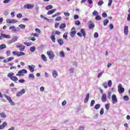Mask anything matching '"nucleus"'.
Masks as SVG:
<instances>
[{
  "label": "nucleus",
  "mask_w": 130,
  "mask_h": 130,
  "mask_svg": "<svg viewBox=\"0 0 130 130\" xmlns=\"http://www.w3.org/2000/svg\"><path fill=\"white\" fill-rule=\"evenodd\" d=\"M8 78H10V80H12V81H14V82H17L18 80V78L16 76H14V73L11 72L9 73L7 75Z\"/></svg>",
  "instance_id": "1"
},
{
  "label": "nucleus",
  "mask_w": 130,
  "mask_h": 130,
  "mask_svg": "<svg viewBox=\"0 0 130 130\" xmlns=\"http://www.w3.org/2000/svg\"><path fill=\"white\" fill-rule=\"evenodd\" d=\"M28 71H27L25 69H22L18 71V74H16V76L18 77H22L23 76H25V74H27Z\"/></svg>",
  "instance_id": "2"
},
{
  "label": "nucleus",
  "mask_w": 130,
  "mask_h": 130,
  "mask_svg": "<svg viewBox=\"0 0 130 130\" xmlns=\"http://www.w3.org/2000/svg\"><path fill=\"white\" fill-rule=\"evenodd\" d=\"M47 54L49 56V58L51 60H53L54 59V54H53V52L52 50L48 51L47 52Z\"/></svg>",
  "instance_id": "3"
},
{
  "label": "nucleus",
  "mask_w": 130,
  "mask_h": 130,
  "mask_svg": "<svg viewBox=\"0 0 130 130\" xmlns=\"http://www.w3.org/2000/svg\"><path fill=\"white\" fill-rule=\"evenodd\" d=\"M25 93H26V90H25V89H24V88H22L21 90V91L17 92L16 96L17 97H21V96H22V95H24V94H25Z\"/></svg>",
  "instance_id": "4"
},
{
  "label": "nucleus",
  "mask_w": 130,
  "mask_h": 130,
  "mask_svg": "<svg viewBox=\"0 0 130 130\" xmlns=\"http://www.w3.org/2000/svg\"><path fill=\"white\" fill-rule=\"evenodd\" d=\"M4 38H7V39H10L11 38V36L9 35L4 34H0V40L4 39Z\"/></svg>",
  "instance_id": "5"
},
{
  "label": "nucleus",
  "mask_w": 130,
  "mask_h": 130,
  "mask_svg": "<svg viewBox=\"0 0 130 130\" xmlns=\"http://www.w3.org/2000/svg\"><path fill=\"white\" fill-rule=\"evenodd\" d=\"M24 9H27V10H32L34 8V4H28L23 6Z\"/></svg>",
  "instance_id": "6"
},
{
  "label": "nucleus",
  "mask_w": 130,
  "mask_h": 130,
  "mask_svg": "<svg viewBox=\"0 0 130 130\" xmlns=\"http://www.w3.org/2000/svg\"><path fill=\"white\" fill-rule=\"evenodd\" d=\"M117 102H118V100H117L116 95L113 94L112 95V103H113V104H115V103H117Z\"/></svg>",
  "instance_id": "7"
},
{
  "label": "nucleus",
  "mask_w": 130,
  "mask_h": 130,
  "mask_svg": "<svg viewBox=\"0 0 130 130\" xmlns=\"http://www.w3.org/2000/svg\"><path fill=\"white\" fill-rule=\"evenodd\" d=\"M118 89L119 93H124V88L122 87V85L121 84H119Z\"/></svg>",
  "instance_id": "8"
},
{
  "label": "nucleus",
  "mask_w": 130,
  "mask_h": 130,
  "mask_svg": "<svg viewBox=\"0 0 130 130\" xmlns=\"http://www.w3.org/2000/svg\"><path fill=\"white\" fill-rule=\"evenodd\" d=\"M9 30H12L13 32H19L20 28L19 27H16V26L13 25L9 27Z\"/></svg>",
  "instance_id": "9"
},
{
  "label": "nucleus",
  "mask_w": 130,
  "mask_h": 130,
  "mask_svg": "<svg viewBox=\"0 0 130 130\" xmlns=\"http://www.w3.org/2000/svg\"><path fill=\"white\" fill-rule=\"evenodd\" d=\"M18 40V37H14L11 40H9L7 42L8 44H12L14 42H16Z\"/></svg>",
  "instance_id": "10"
},
{
  "label": "nucleus",
  "mask_w": 130,
  "mask_h": 130,
  "mask_svg": "<svg viewBox=\"0 0 130 130\" xmlns=\"http://www.w3.org/2000/svg\"><path fill=\"white\" fill-rule=\"evenodd\" d=\"M74 30H76V28L73 27L71 29V32H70L71 37H75L76 34H77V30L74 31Z\"/></svg>",
  "instance_id": "11"
},
{
  "label": "nucleus",
  "mask_w": 130,
  "mask_h": 130,
  "mask_svg": "<svg viewBox=\"0 0 130 130\" xmlns=\"http://www.w3.org/2000/svg\"><path fill=\"white\" fill-rule=\"evenodd\" d=\"M7 23H8L9 24H15L18 22V20H16L15 19H7L6 20Z\"/></svg>",
  "instance_id": "12"
},
{
  "label": "nucleus",
  "mask_w": 130,
  "mask_h": 130,
  "mask_svg": "<svg viewBox=\"0 0 130 130\" xmlns=\"http://www.w3.org/2000/svg\"><path fill=\"white\" fill-rule=\"evenodd\" d=\"M90 98V93H87L85 98L84 99V103H88L89 98Z\"/></svg>",
  "instance_id": "13"
},
{
  "label": "nucleus",
  "mask_w": 130,
  "mask_h": 130,
  "mask_svg": "<svg viewBox=\"0 0 130 130\" xmlns=\"http://www.w3.org/2000/svg\"><path fill=\"white\" fill-rule=\"evenodd\" d=\"M28 69L31 73H33V72H34V69H35V66H34V65H31V66L29 65L28 66Z\"/></svg>",
  "instance_id": "14"
},
{
  "label": "nucleus",
  "mask_w": 130,
  "mask_h": 130,
  "mask_svg": "<svg viewBox=\"0 0 130 130\" xmlns=\"http://www.w3.org/2000/svg\"><path fill=\"white\" fill-rule=\"evenodd\" d=\"M52 76L53 77V78H54V79H55L56 78V77H57V76H58V73H57V71H56V70H54L52 72Z\"/></svg>",
  "instance_id": "15"
},
{
  "label": "nucleus",
  "mask_w": 130,
  "mask_h": 130,
  "mask_svg": "<svg viewBox=\"0 0 130 130\" xmlns=\"http://www.w3.org/2000/svg\"><path fill=\"white\" fill-rule=\"evenodd\" d=\"M124 33L125 35H127V34H128V26H124Z\"/></svg>",
  "instance_id": "16"
},
{
  "label": "nucleus",
  "mask_w": 130,
  "mask_h": 130,
  "mask_svg": "<svg viewBox=\"0 0 130 130\" xmlns=\"http://www.w3.org/2000/svg\"><path fill=\"white\" fill-rule=\"evenodd\" d=\"M102 102H106V94L104 93L102 96Z\"/></svg>",
  "instance_id": "17"
},
{
  "label": "nucleus",
  "mask_w": 130,
  "mask_h": 130,
  "mask_svg": "<svg viewBox=\"0 0 130 130\" xmlns=\"http://www.w3.org/2000/svg\"><path fill=\"white\" fill-rule=\"evenodd\" d=\"M28 79L30 80H34L35 79V76H34V74L31 73L28 75Z\"/></svg>",
  "instance_id": "18"
},
{
  "label": "nucleus",
  "mask_w": 130,
  "mask_h": 130,
  "mask_svg": "<svg viewBox=\"0 0 130 130\" xmlns=\"http://www.w3.org/2000/svg\"><path fill=\"white\" fill-rule=\"evenodd\" d=\"M8 125V123L4 122L3 123L2 125H0V126H1V129H3Z\"/></svg>",
  "instance_id": "19"
},
{
  "label": "nucleus",
  "mask_w": 130,
  "mask_h": 130,
  "mask_svg": "<svg viewBox=\"0 0 130 130\" xmlns=\"http://www.w3.org/2000/svg\"><path fill=\"white\" fill-rule=\"evenodd\" d=\"M56 11V9H52L51 10L47 12V15H52V14H53V13H54L55 11Z\"/></svg>",
  "instance_id": "20"
},
{
  "label": "nucleus",
  "mask_w": 130,
  "mask_h": 130,
  "mask_svg": "<svg viewBox=\"0 0 130 130\" xmlns=\"http://www.w3.org/2000/svg\"><path fill=\"white\" fill-rule=\"evenodd\" d=\"M80 32L82 34V36H83L85 38L86 37V31H85V30L82 28L80 29Z\"/></svg>",
  "instance_id": "21"
},
{
  "label": "nucleus",
  "mask_w": 130,
  "mask_h": 130,
  "mask_svg": "<svg viewBox=\"0 0 130 130\" xmlns=\"http://www.w3.org/2000/svg\"><path fill=\"white\" fill-rule=\"evenodd\" d=\"M57 42L59 45H62V44H63V40H62V39H58Z\"/></svg>",
  "instance_id": "22"
},
{
  "label": "nucleus",
  "mask_w": 130,
  "mask_h": 130,
  "mask_svg": "<svg viewBox=\"0 0 130 130\" xmlns=\"http://www.w3.org/2000/svg\"><path fill=\"white\" fill-rule=\"evenodd\" d=\"M0 116L2 117V118H6V117H7V115H6V113L2 112L0 113Z\"/></svg>",
  "instance_id": "23"
},
{
  "label": "nucleus",
  "mask_w": 130,
  "mask_h": 130,
  "mask_svg": "<svg viewBox=\"0 0 130 130\" xmlns=\"http://www.w3.org/2000/svg\"><path fill=\"white\" fill-rule=\"evenodd\" d=\"M41 57H42V60H43V61H47V58H46V56H45V55L42 54Z\"/></svg>",
  "instance_id": "24"
},
{
  "label": "nucleus",
  "mask_w": 130,
  "mask_h": 130,
  "mask_svg": "<svg viewBox=\"0 0 130 130\" xmlns=\"http://www.w3.org/2000/svg\"><path fill=\"white\" fill-rule=\"evenodd\" d=\"M7 48V45L5 44H2L0 45V50H2V49H5V48Z\"/></svg>",
  "instance_id": "25"
},
{
  "label": "nucleus",
  "mask_w": 130,
  "mask_h": 130,
  "mask_svg": "<svg viewBox=\"0 0 130 130\" xmlns=\"http://www.w3.org/2000/svg\"><path fill=\"white\" fill-rule=\"evenodd\" d=\"M109 23V20L105 19L103 21L104 26H107V24Z\"/></svg>",
  "instance_id": "26"
},
{
  "label": "nucleus",
  "mask_w": 130,
  "mask_h": 130,
  "mask_svg": "<svg viewBox=\"0 0 130 130\" xmlns=\"http://www.w3.org/2000/svg\"><path fill=\"white\" fill-rule=\"evenodd\" d=\"M59 55L60 57H64L66 56V55L64 54V52H63V51H61L59 52Z\"/></svg>",
  "instance_id": "27"
},
{
  "label": "nucleus",
  "mask_w": 130,
  "mask_h": 130,
  "mask_svg": "<svg viewBox=\"0 0 130 130\" xmlns=\"http://www.w3.org/2000/svg\"><path fill=\"white\" fill-rule=\"evenodd\" d=\"M66 27H67V24H66V23H62L59 26V28L60 29H63L64 28H66Z\"/></svg>",
  "instance_id": "28"
},
{
  "label": "nucleus",
  "mask_w": 130,
  "mask_h": 130,
  "mask_svg": "<svg viewBox=\"0 0 130 130\" xmlns=\"http://www.w3.org/2000/svg\"><path fill=\"white\" fill-rule=\"evenodd\" d=\"M18 27H19V28H20V29H25V28H26V25L25 24H21L18 25Z\"/></svg>",
  "instance_id": "29"
},
{
  "label": "nucleus",
  "mask_w": 130,
  "mask_h": 130,
  "mask_svg": "<svg viewBox=\"0 0 130 130\" xmlns=\"http://www.w3.org/2000/svg\"><path fill=\"white\" fill-rule=\"evenodd\" d=\"M36 49V47L35 46L31 47L30 48V51L31 52H34Z\"/></svg>",
  "instance_id": "30"
},
{
  "label": "nucleus",
  "mask_w": 130,
  "mask_h": 130,
  "mask_svg": "<svg viewBox=\"0 0 130 130\" xmlns=\"http://www.w3.org/2000/svg\"><path fill=\"white\" fill-rule=\"evenodd\" d=\"M50 38L52 41V42H55V36H54V35H52L50 37Z\"/></svg>",
  "instance_id": "31"
},
{
  "label": "nucleus",
  "mask_w": 130,
  "mask_h": 130,
  "mask_svg": "<svg viewBox=\"0 0 130 130\" xmlns=\"http://www.w3.org/2000/svg\"><path fill=\"white\" fill-rule=\"evenodd\" d=\"M53 6H52V5H49L47 7H46V10H51V9H53Z\"/></svg>",
  "instance_id": "32"
},
{
  "label": "nucleus",
  "mask_w": 130,
  "mask_h": 130,
  "mask_svg": "<svg viewBox=\"0 0 130 130\" xmlns=\"http://www.w3.org/2000/svg\"><path fill=\"white\" fill-rule=\"evenodd\" d=\"M25 53L23 52H18L17 56H22V55H25Z\"/></svg>",
  "instance_id": "33"
},
{
  "label": "nucleus",
  "mask_w": 130,
  "mask_h": 130,
  "mask_svg": "<svg viewBox=\"0 0 130 130\" xmlns=\"http://www.w3.org/2000/svg\"><path fill=\"white\" fill-rule=\"evenodd\" d=\"M88 26L89 29H94V27H95V24L92 23L91 24H89Z\"/></svg>",
  "instance_id": "34"
},
{
  "label": "nucleus",
  "mask_w": 130,
  "mask_h": 130,
  "mask_svg": "<svg viewBox=\"0 0 130 130\" xmlns=\"http://www.w3.org/2000/svg\"><path fill=\"white\" fill-rule=\"evenodd\" d=\"M123 100H124V101H128V100H129V98L127 95H124L123 96Z\"/></svg>",
  "instance_id": "35"
},
{
  "label": "nucleus",
  "mask_w": 130,
  "mask_h": 130,
  "mask_svg": "<svg viewBox=\"0 0 130 130\" xmlns=\"http://www.w3.org/2000/svg\"><path fill=\"white\" fill-rule=\"evenodd\" d=\"M100 114L101 115H103L104 114V109L103 108H102L100 111Z\"/></svg>",
  "instance_id": "36"
},
{
  "label": "nucleus",
  "mask_w": 130,
  "mask_h": 130,
  "mask_svg": "<svg viewBox=\"0 0 130 130\" xmlns=\"http://www.w3.org/2000/svg\"><path fill=\"white\" fill-rule=\"evenodd\" d=\"M100 107H101V106H100V104H99L95 105L94 106V108H95V109H96V110L99 109V108H100Z\"/></svg>",
  "instance_id": "37"
},
{
  "label": "nucleus",
  "mask_w": 130,
  "mask_h": 130,
  "mask_svg": "<svg viewBox=\"0 0 130 130\" xmlns=\"http://www.w3.org/2000/svg\"><path fill=\"white\" fill-rule=\"evenodd\" d=\"M92 15L93 16H98V15H99V13H98V12L97 11L95 10L93 12Z\"/></svg>",
  "instance_id": "38"
},
{
  "label": "nucleus",
  "mask_w": 130,
  "mask_h": 130,
  "mask_svg": "<svg viewBox=\"0 0 130 130\" xmlns=\"http://www.w3.org/2000/svg\"><path fill=\"white\" fill-rule=\"evenodd\" d=\"M4 96L5 97V98H6V99H7V100L8 101V102H9L10 100H12V98H11V97L7 96L6 94H4Z\"/></svg>",
  "instance_id": "39"
},
{
  "label": "nucleus",
  "mask_w": 130,
  "mask_h": 130,
  "mask_svg": "<svg viewBox=\"0 0 130 130\" xmlns=\"http://www.w3.org/2000/svg\"><path fill=\"white\" fill-rule=\"evenodd\" d=\"M41 18H42V19H44V20H46V21H49V19L47 18H46V17H44V16L41 15L40 16Z\"/></svg>",
  "instance_id": "40"
},
{
  "label": "nucleus",
  "mask_w": 130,
  "mask_h": 130,
  "mask_svg": "<svg viewBox=\"0 0 130 130\" xmlns=\"http://www.w3.org/2000/svg\"><path fill=\"white\" fill-rule=\"evenodd\" d=\"M108 87H111L112 86V81L111 80H109L108 82Z\"/></svg>",
  "instance_id": "41"
},
{
  "label": "nucleus",
  "mask_w": 130,
  "mask_h": 130,
  "mask_svg": "<svg viewBox=\"0 0 130 130\" xmlns=\"http://www.w3.org/2000/svg\"><path fill=\"white\" fill-rule=\"evenodd\" d=\"M94 104H95V100H92L90 103V107L94 106Z\"/></svg>",
  "instance_id": "42"
},
{
  "label": "nucleus",
  "mask_w": 130,
  "mask_h": 130,
  "mask_svg": "<svg viewBox=\"0 0 130 130\" xmlns=\"http://www.w3.org/2000/svg\"><path fill=\"white\" fill-rule=\"evenodd\" d=\"M102 16L103 18H107V13L104 12L102 13Z\"/></svg>",
  "instance_id": "43"
},
{
  "label": "nucleus",
  "mask_w": 130,
  "mask_h": 130,
  "mask_svg": "<svg viewBox=\"0 0 130 130\" xmlns=\"http://www.w3.org/2000/svg\"><path fill=\"white\" fill-rule=\"evenodd\" d=\"M75 24L76 25H77V26H79V25H81V22H80V21H79V20H76L75 22Z\"/></svg>",
  "instance_id": "44"
},
{
  "label": "nucleus",
  "mask_w": 130,
  "mask_h": 130,
  "mask_svg": "<svg viewBox=\"0 0 130 130\" xmlns=\"http://www.w3.org/2000/svg\"><path fill=\"white\" fill-rule=\"evenodd\" d=\"M23 43L25 44V45H26V46H31V43L29 42H24Z\"/></svg>",
  "instance_id": "45"
},
{
  "label": "nucleus",
  "mask_w": 130,
  "mask_h": 130,
  "mask_svg": "<svg viewBox=\"0 0 130 130\" xmlns=\"http://www.w3.org/2000/svg\"><path fill=\"white\" fill-rule=\"evenodd\" d=\"M9 103L11 104V105H12L13 106L15 105V102H13V101L12 100H10L9 101Z\"/></svg>",
  "instance_id": "46"
},
{
  "label": "nucleus",
  "mask_w": 130,
  "mask_h": 130,
  "mask_svg": "<svg viewBox=\"0 0 130 130\" xmlns=\"http://www.w3.org/2000/svg\"><path fill=\"white\" fill-rule=\"evenodd\" d=\"M103 73H104V71L103 72H101L98 75V79H99V78H100V77H101V76H102V75H103Z\"/></svg>",
  "instance_id": "47"
},
{
  "label": "nucleus",
  "mask_w": 130,
  "mask_h": 130,
  "mask_svg": "<svg viewBox=\"0 0 130 130\" xmlns=\"http://www.w3.org/2000/svg\"><path fill=\"white\" fill-rule=\"evenodd\" d=\"M112 2H113V0H109V3L108 4V7H111Z\"/></svg>",
  "instance_id": "48"
},
{
  "label": "nucleus",
  "mask_w": 130,
  "mask_h": 130,
  "mask_svg": "<svg viewBox=\"0 0 130 130\" xmlns=\"http://www.w3.org/2000/svg\"><path fill=\"white\" fill-rule=\"evenodd\" d=\"M103 87H104V88H105V89H106L108 87L107 86V83H106V82H104L103 84Z\"/></svg>",
  "instance_id": "49"
},
{
  "label": "nucleus",
  "mask_w": 130,
  "mask_h": 130,
  "mask_svg": "<svg viewBox=\"0 0 130 130\" xmlns=\"http://www.w3.org/2000/svg\"><path fill=\"white\" fill-rule=\"evenodd\" d=\"M95 20H97L98 21L99 20H101V17L99 15H96V16L95 18Z\"/></svg>",
  "instance_id": "50"
},
{
  "label": "nucleus",
  "mask_w": 130,
  "mask_h": 130,
  "mask_svg": "<svg viewBox=\"0 0 130 130\" xmlns=\"http://www.w3.org/2000/svg\"><path fill=\"white\" fill-rule=\"evenodd\" d=\"M63 37L64 39H68V33H64L63 35Z\"/></svg>",
  "instance_id": "51"
},
{
  "label": "nucleus",
  "mask_w": 130,
  "mask_h": 130,
  "mask_svg": "<svg viewBox=\"0 0 130 130\" xmlns=\"http://www.w3.org/2000/svg\"><path fill=\"white\" fill-rule=\"evenodd\" d=\"M24 49H25V46H23V45H22V47H20V48H19V50L20 51H24Z\"/></svg>",
  "instance_id": "52"
},
{
  "label": "nucleus",
  "mask_w": 130,
  "mask_h": 130,
  "mask_svg": "<svg viewBox=\"0 0 130 130\" xmlns=\"http://www.w3.org/2000/svg\"><path fill=\"white\" fill-rule=\"evenodd\" d=\"M94 38H98V37H99V34H98V32H95L94 34Z\"/></svg>",
  "instance_id": "53"
},
{
  "label": "nucleus",
  "mask_w": 130,
  "mask_h": 130,
  "mask_svg": "<svg viewBox=\"0 0 130 130\" xmlns=\"http://www.w3.org/2000/svg\"><path fill=\"white\" fill-rule=\"evenodd\" d=\"M14 57H10L8 58V61H12V60H14Z\"/></svg>",
  "instance_id": "54"
},
{
  "label": "nucleus",
  "mask_w": 130,
  "mask_h": 130,
  "mask_svg": "<svg viewBox=\"0 0 130 130\" xmlns=\"http://www.w3.org/2000/svg\"><path fill=\"white\" fill-rule=\"evenodd\" d=\"M61 20V16H58L56 19L55 21H60Z\"/></svg>",
  "instance_id": "55"
},
{
  "label": "nucleus",
  "mask_w": 130,
  "mask_h": 130,
  "mask_svg": "<svg viewBox=\"0 0 130 130\" xmlns=\"http://www.w3.org/2000/svg\"><path fill=\"white\" fill-rule=\"evenodd\" d=\"M103 4H104L103 1H100L98 3V6H102V5H103Z\"/></svg>",
  "instance_id": "56"
},
{
  "label": "nucleus",
  "mask_w": 130,
  "mask_h": 130,
  "mask_svg": "<svg viewBox=\"0 0 130 130\" xmlns=\"http://www.w3.org/2000/svg\"><path fill=\"white\" fill-rule=\"evenodd\" d=\"M11 0H5L3 2V4H9V3H10V2H11Z\"/></svg>",
  "instance_id": "57"
},
{
  "label": "nucleus",
  "mask_w": 130,
  "mask_h": 130,
  "mask_svg": "<svg viewBox=\"0 0 130 130\" xmlns=\"http://www.w3.org/2000/svg\"><path fill=\"white\" fill-rule=\"evenodd\" d=\"M18 82H19V83H21V84H23V83H25V81L24 79H20Z\"/></svg>",
  "instance_id": "58"
},
{
  "label": "nucleus",
  "mask_w": 130,
  "mask_h": 130,
  "mask_svg": "<svg viewBox=\"0 0 130 130\" xmlns=\"http://www.w3.org/2000/svg\"><path fill=\"white\" fill-rule=\"evenodd\" d=\"M32 36H35V37H38L39 36V35H38V34H34V33H32L31 34Z\"/></svg>",
  "instance_id": "59"
},
{
  "label": "nucleus",
  "mask_w": 130,
  "mask_h": 130,
  "mask_svg": "<svg viewBox=\"0 0 130 130\" xmlns=\"http://www.w3.org/2000/svg\"><path fill=\"white\" fill-rule=\"evenodd\" d=\"M22 15L21 13H19L17 15V18H22Z\"/></svg>",
  "instance_id": "60"
},
{
  "label": "nucleus",
  "mask_w": 130,
  "mask_h": 130,
  "mask_svg": "<svg viewBox=\"0 0 130 130\" xmlns=\"http://www.w3.org/2000/svg\"><path fill=\"white\" fill-rule=\"evenodd\" d=\"M61 33V32H60V31H58V30L55 31V34L56 35H60Z\"/></svg>",
  "instance_id": "61"
},
{
  "label": "nucleus",
  "mask_w": 130,
  "mask_h": 130,
  "mask_svg": "<svg viewBox=\"0 0 130 130\" xmlns=\"http://www.w3.org/2000/svg\"><path fill=\"white\" fill-rule=\"evenodd\" d=\"M66 105H67V101H64L62 102V106H66Z\"/></svg>",
  "instance_id": "62"
},
{
  "label": "nucleus",
  "mask_w": 130,
  "mask_h": 130,
  "mask_svg": "<svg viewBox=\"0 0 130 130\" xmlns=\"http://www.w3.org/2000/svg\"><path fill=\"white\" fill-rule=\"evenodd\" d=\"M94 119H97L98 118V114H95V115L93 116Z\"/></svg>",
  "instance_id": "63"
},
{
  "label": "nucleus",
  "mask_w": 130,
  "mask_h": 130,
  "mask_svg": "<svg viewBox=\"0 0 130 130\" xmlns=\"http://www.w3.org/2000/svg\"><path fill=\"white\" fill-rule=\"evenodd\" d=\"M127 20L128 21H130V13H129V14H128V16H127Z\"/></svg>",
  "instance_id": "64"
}]
</instances>
